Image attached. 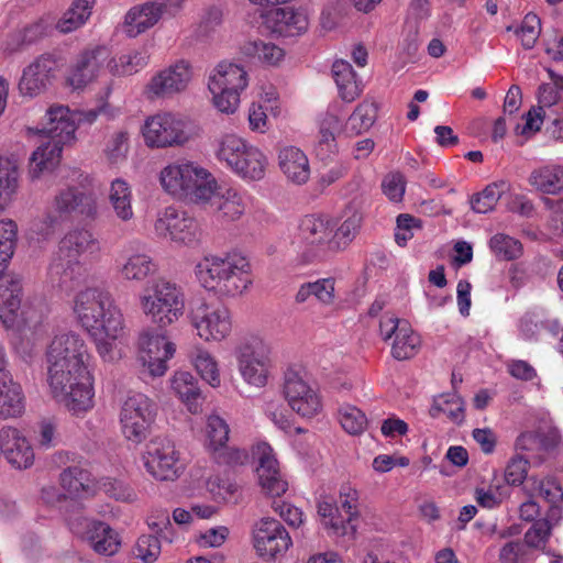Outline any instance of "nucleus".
<instances>
[{
	"instance_id": "0eeeda50",
	"label": "nucleus",
	"mask_w": 563,
	"mask_h": 563,
	"mask_svg": "<svg viewBox=\"0 0 563 563\" xmlns=\"http://www.w3.org/2000/svg\"><path fill=\"white\" fill-rule=\"evenodd\" d=\"M333 225L327 218L308 214L298 227V257L302 264L325 260L338 252V245L332 242Z\"/></svg>"
},
{
	"instance_id": "09e8293b",
	"label": "nucleus",
	"mask_w": 563,
	"mask_h": 563,
	"mask_svg": "<svg viewBox=\"0 0 563 563\" xmlns=\"http://www.w3.org/2000/svg\"><path fill=\"white\" fill-rule=\"evenodd\" d=\"M242 53L246 57L269 66L277 65L284 58V51L279 46L264 41L245 43Z\"/></svg>"
},
{
	"instance_id": "72a5a7b5",
	"label": "nucleus",
	"mask_w": 563,
	"mask_h": 563,
	"mask_svg": "<svg viewBox=\"0 0 563 563\" xmlns=\"http://www.w3.org/2000/svg\"><path fill=\"white\" fill-rule=\"evenodd\" d=\"M158 271L157 263L146 253H132L122 256L119 272L125 280L144 282Z\"/></svg>"
},
{
	"instance_id": "7c9ffc66",
	"label": "nucleus",
	"mask_w": 563,
	"mask_h": 563,
	"mask_svg": "<svg viewBox=\"0 0 563 563\" xmlns=\"http://www.w3.org/2000/svg\"><path fill=\"white\" fill-rule=\"evenodd\" d=\"M98 249V241L90 231L75 229L67 232L60 240L57 254L62 255V258L79 260L81 255L93 253Z\"/></svg>"
},
{
	"instance_id": "f704fd0d",
	"label": "nucleus",
	"mask_w": 563,
	"mask_h": 563,
	"mask_svg": "<svg viewBox=\"0 0 563 563\" xmlns=\"http://www.w3.org/2000/svg\"><path fill=\"white\" fill-rule=\"evenodd\" d=\"M62 487L73 497H89L97 493L91 473L79 466H70L60 473Z\"/></svg>"
},
{
	"instance_id": "4be33fe9",
	"label": "nucleus",
	"mask_w": 563,
	"mask_h": 563,
	"mask_svg": "<svg viewBox=\"0 0 563 563\" xmlns=\"http://www.w3.org/2000/svg\"><path fill=\"white\" fill-rule=\"evenodd\" d=\"M110 52L104 46L84 51L76 59L67 78L74 89H80L91 82L109 63Z\"/></svg>"
},
{
	"instance_id": "c85d7f7f",
	"label": "nucleus",
	"mask_w": 563,
	"mask_h": 563,
	"mask_svg": "<svg viewBox=\"0 0 563 563\" xmlns=\"http://www.w3.org/2000/svg\"><path fill=\"white\" fill-rule=\"evenodd\" d=\"M84 539L100 555H113L119 551L121 540L115 530L108 523L98 520H86Z\"/></svg>"
},
{
	"instance_id": "c9c22d12",
	"label": "nucleus",
	"mask_w": 563,
	"mask_h": 563,
	"mask_svg": "<svg viewBox=\"0 0 563 563\" xmlns=\"http://www.w3.org/2000/svg\"><path fill=\"white\" fill-rule=\"evenodd\" d=\"M332 77L342 100L352 102L361 95L362 82L349 62L335 60L332 65Z\"/></svg>"
},
{
	"instance_id": "13d9d810",
	"label": "nucleus",
	"mask_w": 563,
	"mask_h": 563,
	"mask_svg": "<svg viewBox=\"0 0 563 563\" xmlns=\"http://www.w3.org/2000/svg\"><path fill=\"white\" fill-rule=\"evenodd\" d=\"M97 483V492L101 490L110 498L118 501H132L135 499V492L122 481L102 477Z\"/></svg>"
},
{
	"instance_id": "a19ab883",
	"label": "nucleus",
	"mask_w": 563,
	"mask_h": 563,
	"mask_svg": "<svg viewBox=\"0 0 563 563\" xmlns=\"http://www.w3.org/2000/svg\"><path fill=\"white\" fill-rule=\"evenodd\" d=\"M529 184L537 190L556 195L563 190V167L559 165H547L531 172Z\"/></svg>"
},
{
	"instance_id": "de8ad7c7",
	"label": "nucleus",
	"mask_w": 563,
	"mask_h": 563,
	"mask_svg": "<svg viewBox=\"0 0 563 563\" xmlns=\"http://www.w3.org/2000/svg\"><path fill=\"white\" fill-rule=\"evenodd\" d=\"M148 54L145 49L131 51L118 58L110 59L107 67L113 75L129 76L144 68L148 63Z\"/></svg>"
},
{
	"instance_id": "79ce46f5",
	"label": "nucleus",
	"mask_w": 563,
	"mask_h": 563,
	"mask_svg": "<svg viewBox=\"0 0 563 563\" xmlns=\"http://www.w3.org/2000/svg\"><path fill=\"white\" fill-rule=\"evenodd\" d=\"M96 0H74L55 27L64 34L81 27L90 18Z\"/></svg>"
},
{
	"instance_id": "423d86ee",
	"label": "nucleus",
	"mask_w": 563,
	"mask_h": 563,
	"mask_svg": "<svg viewBox=\"0 0 563 563\" xmlns=\"http://www.w3.org/2000/svg\"><path fill=\"white\" fill-rule=\"evenodd\" d=\"M216 155L243 179L260 180L265 175L267 158L264 153L234 134L224 135L219 141Z\"/></svg>"
},
{
	"instance_id": "a211bd4d",
	"label": "nucleus",
	"mask_w": 563,
	"mask_h": 563,
	"mask_svg": "<svg viewBox=\"0 0 563 563\" xmlns=\"http://www.w3.org/2000/svg\"><path fill=\"white\" fill-rule=\"evenodd\" d=\"M284 395L292 411L303 418H312L322 410L318 390L294 371L285 374Z\"/></svg>"
},
{
	"instance_id": "864d4df0",
	"label": "nucleus",
	"mask_w": 563,
	"mask_h": 563,
	"mask_svg": "<svg viewBox=\"0 0 563 563\" xmlns=\"http://www.w3.org/2000/svg\"><path fill=\"white\" fill-rule=\"evenodd\" d=\"M489 247L503 261L517 260L522 255V244L520 241L504 233H497L492 236Z\"/></svg>"
},
{
	"instance_id": "b1692460",
	"label": "nucleus",
	"mask_w": 563,
	"mask_h": 563,
	"mask_svg": "<svg viewBox=\"0 0 563 563\" xmlns=\"http://www.w3.org/2000/svg\"><path fill=\"white\" fill-rule=\"evenodd\" d=\"M79 118L66 106H52L46 111L40 132L59 143H70L75 139Z\"/></svg>"
},
{
	"instance_id": "20e7f679",
	"label": "nucleus",
	"mask_w": 563,
	"mask_h": 563,
	"mask_svg": "<svg viewBox=\"0 0 563 563\" xmlns=\"http://www.w3.org/2000/svg\"><path fill=\"white\" fill-rule=\"evenodd\" d=\"M162 187L178 199L206 203L212 197L214 177L195 163L170 164L159 174Z\"/></svg>"
},
{
	"instance_id": "39448f33",
	"label": "nucleus",
	"mask_w": 563,
	"mask_h": 563,
	"mask_svg": "<svg viewBox=\"0 0 563 563\" xmlns=\"http://www.w3.org/2000/svg\"><path fill=\"white\" fill-rule=\"evenodd\" d=\"M140 306L154 324L164 329L184 314L185 297L176 284L158 279L140 296Z\"/></svg>"
},
{
	"instance_id": "8fccbe9b",
	"label": "nucleus",
	"mask_w": 563,
	"mask_h": 563,
	"mask_svg": "<svg viewBox=\"0 0 563 563\" xmlns=\"http://www.w3.org/2000/svg\"><path fill=\"white\" fill-rule=\"evenodd\" d=\"M522 492L528 497H533L538 493L550 505L563 501V488L554 479H539L534 476L529 477L528 484L522 487Z\"/></svg>"
},
{
	"instance_id": "338daca9",
	"label": "nucleus",
	"mask_w": 563,
	"mask_h": 563,
	"mask_svg": "<svg viewBox=\"0 0 563 563\" xmlns=\"http://www.w3.org/2000/svg\"><path fill=\"white\" fill-rule=\"evenodd\" d=\"M53 25L54 21L51 16H43L23 26L21 30L26 44L31 45L47 36L52 32Z\"/></svg>"
},
{
	"instance_id": "393cba45",
	"label": "nucleus",
	"mask_w": 563,
	"mask_h": 563,
	"mask_svg": "<svg viewBox=\"0 0 563 563\" xmlns=\"http://www.w3.org/2000/svg\"><path fill=\"white\" fill-rule=\"evenodd\" d=\"M0 450L8 463L18 470L27 468L34 462L31 444L16 428L0 429Z\"/></svg>"
},
{
	"instance_id": "a878e982",
	"label": "nucleus",
	"mask_w": 563,
	"mask_h": 563,
	"mask_svg": "<svg viewBox=\"0 0 563 563\" xmlns=\"http://www.w3.org/2000/svg\"><path fill=\"white\" fill-rule=\"evenodd\" d=\"M278 166L288 183L305 185L310 178L308 156L299 147L284 146L278 152Z\"/></svg>"
},
{
	"instance_id": "7ed1b4c3",
	"label": "nucleus",
	"mask_w": 563,
	"mask_h": 563,
	"mask_svg": "<svg viewBox=\"0 0 563 563\" xmlns=\"http://www.w3.org/2000/svg\"><path fill=\"white\" fill-rule=\"evenodd\" d=\"M73 311L90 335L104 333L109 339L119 340L124 334L123 314L103 288L88 287L79 291L74 297Z\"/></svg>"
},
{
	"instance_id": "052dcab7",
	"label": "nucleus",
	"mask_w": 563,
	"mask_h": 563,
	"mask_svg": "<svg viewBox=\"0 0 563 563\" xmlns=\"http://www.w3.org/2000/svg\"><path fill=\"white\" fill-rule=\"evenodd\" d=\"M130 148V135L126 131L114 132L109 139L104 153L112 164L125 159Z\"/></svg>"
},
{
	"instance_id": "4c0bfd02",
	"label": "nucleus",
	"mask_w": 563,
	"mask_h": 563,
	"mask_svg": "<svg viewBox=\"0 0 563 563\" xmlns=\"http://www.w3.org/2000/svg\"><path fill=\"white\" fill-rule=\"evenodd\" d=\"M274 29L276 32L286 36H296L307 31L308 18L294 8H277L272 12Z\"/></svg>"
},
{
	"instance_id": "dca6fc26",
	"label": "nucleus",
	"mask_w": 563,
	"mask_h": 563,
	"mask_svg": "<svg viewBox=\"0 0 563 563\" xmlns=\"http://www.w3.org/2000/svg\"><path fill=\"white\" fill-rule=\"evenodd\" d=\"M379 333L384 341L393 340L391 355L398 361L413 357L420 350L421 340L409 322L385 313L379 321Z\"/></svg>"
},
{
	"instance_id": "680f3d73",
	"label": "nucleus",
	"mask_w": 563,
	"mask_h": 563,
	"mask_svg": "<svg viewBox=\"0 0 563 563\" xmlns=\"http://www.w3.org/2000/svg\"><path fill=\"white\" fill-rule=\"evenodd\" d=\"M361 227V217L357 213L352 214L333 232L332 242L338 245V252L344 250L355 238Z\"/></svg>"
},
{
	"instance_id": "ea45409f",
	"label": "nucleus",
	"mask_w": 563,
	"mask_h": 563,
	"mask_svg": "<svg viewBox=\"0 0 563 563\" xmlns=\"http://www.w3.org/2000/svg\"><path fill=\"white\" fill-rule=\"evenodd\" d=\"M172 389L192 413L198 412L201 393L198 380L188 372H177L172 379Z\"/></svg>"
},
{
	"instance_id": "ddd939ff",
	"label": "nucleus",
	"mask_w": 563,
	"mask_h": 563,
	"mask_svg": "<svg viewBox=\"0 0 563 563\" xmlns=\"http://www.w3.org/2000/svg\"><path fill=\"white\" fill-rule=\"evenodd\" d=\"M154 228L158 235L185 245L199 242L202 235L198 221L187 211L173 206L158 214Z\"/></svg>"
},
{
	"instance_id": "bf43d9fd",
	"label": "nucleus",
	"mask_w": 563,
	"mask_h": 563,
	"mask_svg": "<svg viewBox=\"0 0 563 563\" xmlns=\"http://www.w3.org/2000/svg\"><path fill=\"white\" fill-rule=\"evenodd\" d=\"M516 34L521 41L525 49H531L541 32V21L534 13H528L519 29H516Z\"/></svg>"
},
{
	"instance_id": "9d476101",
	"label": "nucleus",
	"mask_w": 563,
	"mask_h": 563,
	"mask_svg": "<svg viewBox=\"0 0 563 563\" xmlns=\"http://www.w3.org/2000/svg\"><path fill=\"white\" fill-rule=\"evenodd\" d=\"M187 123L179 115L162 112L148 117L142 128L144 142L152 148L183 145L189 140Z\"/></svg>"
},
{
	"instance_id": "5fc2aeb1",
	"label": "nucleus",
	"mask_w": 563,
	"mask_h": 563,
	"mask_svg": "<svg viewBox=\"0 0 563 563\" xmlns=\"http://www.w3.org/2000/svg\"><path fill=\"white\" fill-rule=\"evenodd\" d=\"M376 117V106L371 102H362L350 115L347 121L349 129L355 134H361L374 124Z\"/></svg>"
},
{
	"instance_id": "e2e57ef3",
	"label": "nucleus",
	"mask_w": 563,
	"mask_h": 563,
	"mask_svg": "<svg viewBox=\"0 0 563 563\" xmlns=\"http://www.w3.org/2000/svg\"><path fill=\"white\" fill-rule=\"evenodd\" d=\"M133 553L137 559H141L145 563L156 561L161 553V541L158 537L154 534L140 537Z\"/></svg>"
},
{
	"instance_id": "f03ea898",
	"label": "nucleus",
	"mask_w": 563,
	"mask_h": 563,
	"mask_svg": "<svg viewBox=\"0 0 563 563\" xmlns=\"http://www.w3.org/2000/svg\"><path fill=\"white\" fill-rule=\"evenodd\" d=\"M199 284L218 298L242 295L252 284L251 265L241 253L207 255L195 267Z\"/></svg>"
},
{
	"instance_id": "c756f323",
	"label": "nucleus",
	"mask_w": 563,
	"mask_h": 563,
	"mask_svg": "<svg viewBox=\"0 0 563 563\" xmlns=\"http://www.w3.org/2000/svg\"><path fill=\"white\" fill-rule=\"evenodd\" d=\"M246 70L234 63L221 62L209 77L210 91L231 90L241 92L247 87Z\"/></svg>"
},
{
	"instance_id": "6ab92c4d",
	"label": "nucleus",
	"mask_w": 563,
	"mask_h": 563,
	"mask_svg": "<svg viewBox=\"0 0 563 563\" xmlns=\"http://www.w3.org/2000/svg\"><path fill=\"white\" fill-rule=\"evenodd\" d=\"M254 455L258 461L256 467L258 482L265 494L272 497H279L285 494L288 484L282 476L272 446L266 442H261L254 448Z\"/></svg>"
},
{
	"instance_id": "bb28decb",
	"label": "nucleus",
	"mask_w": 563,
	"mask_h": 563,
	"mask_svg": "<svg viewBox=\"0 0 563 563\" xmlns=\"http://www.w3.org/2000/svg\"><path fill=\"white\" fill-rule=\"evenodd\" d=\"M22 302L21 278L12 274H0V319L5 328H11Z\"/></svg>"
},
{
	"instance_id": "69168bd1",
	"label": "nucleus",
	"mask_w": 563,
	"mask_h": 563,
	"mask_svg": "<svg viewBox=\"0 0 563 563\" xmlns=\"http://www.w3.org/2000/svg\"><path fill=\"white\" fill-rule=\"evenodd\" d=\"M382 190L390 201H402L406 191L405 176L399 172L387 174L382 181Z\"/></svg>"
},
{
	"instance_id": "c03bdc74",
	"label": "nucleus",
	"mask_w": 563,
	"mask_h": 563,
	"mask_svg": "<svg viewBox=\"0 0 563 563\" xmlns=\"http://www.w3.org/2000/svg\"><path fill=\"white\" fill-rule=\"evenodd\" d=\"M109 200L120 220L129 221L133 218L132 192L125 180L117 178L111 183Z\"/></svg>"
},
{
	"instance_id": "f3484780",
	"label": "nucleus",
	"mask_w": 563,
	"mask_h": 563,
	"mask_svg": "<svg viewBox=\"0 0 563 563\" xmlns=\"http://www.w3.org/2000/svg\"><path fill=\"white\" fill-rule=\"evenodd\" d=\"M53 209L62 219L93 220L98 213L97 198L92 191L69 186L56 194Z\"/></svg>"
},
{
	"instance_id": "f257e3e1",
	"label": "nucleus",
	"mask_w": 563,
	"mask_h": 563,
	"mask_svg": "<svg viewBox=\"0 0 563 563\" xmlns=\"http://www.w3.org/2000/svg\"><path fill=\"white\" fill-rule=\"evenodd\" d=\"M89 357L85 340L75 332L55 335L46 351L51 393L75 416L93 407L92 377L87 367Z\"/></svg>"
},
{
	"instance_id": "2f4dec72",
	"label": "nucleus",
	"mask_w": 563,
	"mask_h": 563,
	"mask_svg": "<svg viewBox=\"0 0 563 563\" xmlns=\"http://www.w3.org/2000/svg\"><path fill=\"white\" fill-rule=\"evenodd\" d=\"M25 409L22 387L11 375L0 378V419L16 418Z\"/></svg>"
},
{
	"instance_id": "774afa93",
	"label": "nucleus",
	"mask_w": 563,
	"mask_h": 563,
	"mask_svg": "<svg viewBox=\"0 0 563 563\" xmlns=\"http://www.w3.org/2000/svg\"><path fill=\"white\" fill-rule=\"evenodd\" d=\"M551 534L549 520H536L525 533V544L530 548H539L545 544Z\"/></svg>"
},
{
	"instance_id": "4468645a",
	"label": "nucleus",
	"mask_w": 563,
	"mask_h": 563,
	"mask_svg": "<svg viewBox=\"0 0 563 563\" xmlns=\"http://www.w3.org/2000/svg\"><path fill=\"white\" fill-rule=\"evenodd\" d=\"M253 545L260 558L276 560L289 550L292 540L278 520L264 517L254 525Z\"/></svg>"
},
{
	"instance_id": "58836bf2",
	"label": "nucleus",
	"mask_w": 563,
	"mask_h": 563,
	"mask_svg": "<svg viewBox=\"0 0 563 563\" xmlns=\"http://www.w3.org/2000/svg\"><path fill=\"white\" fill-rule=\"evenodd\" d=\"M19 186L20 170L16 162L9 157H0V211L13 201Z\"/></svg>"
},
{
	"instance_id": "e433bc0d",
	"label": "nucleus",
	"mask_w": 563,
	"mask_h": 563,
	"mask_svg": "<svg viewBox=\"0 0 563 563\" xmlns=\"http://www.w3.org/2000/svg\"><path fill=\"white\" fill-rule=\"evenodd\" d=\"M66 143H59L58 140L49 139L48 142L37 147L30 158V176L32 179L38 178L46 170H53L59 163L63 146Z\"/></svg>"
},
{
	"instance_id": "4d7b16f0",
	"label": "nucleus",
	"mask_w": 563,
	"mask_h": 563,
	"mask_svg": "<svg viewBox=\"0 0 563 563\" xmlns=\"http://www.w3.org/2000/svg\"><path fill=\"white\" fill-rule=\"evenodd\" d=\"M339 420L342 428L350 434H360L367 426V419L364 412L351 405H345L340 408Z\"/></svg>"
},
{
	"instance_id": "5701e85b",
	"label": "nucleus",
	"mask_w": 563,
	"mask_h": 563,
	"mask_svg": "<svg viewBox=\"0 0 563 563\" xmlns=\"http://www.w3.org/2000/svg\"><path fill=\"white\" fill-rule=\"evenodd\" d=\"M206 202L211 205L219 220L233 222L245 213L249 207V197L235 188H218L217 181L214 180L212 197Z\"/></svg>"
},
{
	"instance_id": "3c124183",
	"label": "nucleus",
	"mask_w": 563,
	"mask_h": 563,
	"mask_svg": "<svg viewBox=\"0 0 563 563\" xmlns=\"http://www.w3.org/2000/svg\"><path fill=\"white\" fill-rule=\"evenodd\" d=\"M191 362L202 379L213 387L220 385L218 364L208 351L195 347L191 352Z\"/></svg>"
},
{
	"instance_id": "6e6552de",
	"label": "nucleus",
	"mask_w": 563,
	"mask_h": 563,
	"mask_svg": "<svg viewBox=\"0 0 563 563\" xmlns=\"http://www.w3.org/2000/svg\"><path fill=\"white\" fill-rule=\"evenodd\" d=\"M188 318L199 338L205 341H222L232 331L231 313L224 306L198 300L191 305Z\"/></svg>"
},
{
	"instance_id": "6e6d98bb",
	"label": "nucleus",
	"mask_w": 563,
	"mask_h": 563,
	"mask_svg": "<svg viewBox=\"0 0 563 563\" xmlns=\"http://www.w3.org/2000/svg\"><path fill=\"white\" fill-rule=\"evenodd\" d=\"M530 462L521 454H515L506 464L504 479L509 486H521L528 478Z\"/></svg>"
},
{
	"instance_id": "412c9836",
	"label": "nucleus",
	"mask_w": 563,
	"mask_h": 563,
	"mask_svg": "<svg viewBox=\"0 0 563 563\" xmlns=\"http://www.w3.org/2000/svg\"><path fill=\"white\" fill-rule=\"evenodd\" d=\"M175 353L174 343L162 335L144 336L140 342L139 360L152 377L163 376L167 371V361Z\"/></svg>"
},
{
	"instance_id": "2eb2a0df",
	"label": "nucleus",
	"mask_w": 563,
	"mask_h": 563,
	"mask_svg": "<svg viewBox=\"0 0 563 563\" xmlns=\"http://www.w3.org/2000/svg\"><path fill=\"white\" fill-rule=\"evenodd\" d=\"M192 79L191 65L180 59L157 71L145 86L148 99H170L187 90Z\"/></svg>"
},
{
	"instance_id": "a18cd8bd",
	"label": "nucleus",
	"mask_w": 563,
	"mask_h": 563,
	"mask_svg": "<svg viewBox=\"0 0 563 563\" xmlns=\"http://www.w3.org/2000/svg\"><path fill=\"white\" fill-rule=\"evenodd\" d=\"M464 411L465 402L462 397L455 393H449L434 399L430 408V416L439 418L441 413H444L451 421L461 424L465 418Z\"/></svg>"
},
{
	"instance_id": "49530a36",
	"label": "nucleus",
	"mask_w": 563,
	"mask_h": 563,
	"mask_svg": "<svg viewBox=\"0 0 563 563\" xmlns=\"http://www.w3.org/2000/svg\"><path fill=\"white\" fill-rule=\"evenodd\" d=\"M510 188L505 180H499L487 185L481 192L471 197V208L476 213H487L494 210L498 200Z\"/></svg>"
},
{
	"instance_id": "473e14b6",
	"label": "nucleus",
	"mask_w": 563,
	"mask_h": 563,
	"mask_svg": "<svg viewBox=\"0 0 563 563\" xmlns=\"http://www.w3.org/2000/svg\"><path fill=\"white\" fill-rule=\"evenodd\" d=\"M163 13L162 4L147 2L134 7L125 15V31L130 37H135L155 25Z\"/></svg>"
},
{
	"instance_id": "0e129e2a",
	"label": "nucleus",
	"mask_w": 563,
	"mask_h": 563,
	"mask_svg": "<svg viewBox=\"0 0 563 563\" xmlns=\"http://www.w3.org/2000/svg\"><path fill=\"white\" fill-rule=\"evenodd\" d=\"M341 509L345 512L344 519L353 523L358 517V493L350 484H343L339 493Z\"/></svg>"
},
{
	"instance_id": "37998d69",
	"label": "nucleus",
	"mask_w": 563,
	"mask_h": 563,
	"mask_svg": "<svg viewBox=\"0 0 563 563\" xmlns=\"http://www.w3.org/2000/svg\"><path fill=\"white\" fill-rule=\"evenodd\" d=\"M318 514L323 519V525L335 536L354 537L356 526L345 521L340 508L329 500H321L318 504Z\"/></svg>"
},
{
	"instance_id": "aec40b11",
	"label": "nucleus",
	"mask_w": 563,
	"mask_h": 563,
	"mask_svg": "<svg viewBox=\"0 0 563 563\" xmlns=\"http://www.w3.org/2000/svg\"><path fill=\"white\" fill-rule=\"evenodd\" d=\"M56 69L57 62L52 55H41L24 68L19 81L20 93L33 98L45 92L55 77Z\"/></svg>"
},
{
	"instance_id": "cd10ccee",
	"label": "nucleus",
	"mask_w": 563,
	"mask_h": 563,
	"mask_svg": "<svg viewBox=\"0 0 563 563\" xmlns=\"http://www.w3.org/2000/svg\"><path fill=\"white\" fill-rule=\"evenodd\" d=\"M85 276V267L80 260L67 257L56 254L48 268V277L53 285L65 291L74 290Z\"/></svg>"
},
{
	"instance_id": "f8f14e48",
	"label": "nucleus",
	"mask_w": 563,
	"mask_h": 563,
	"mask_svg": "<svg viewBox=\"0 0 563 563\" xmlns=\"http://www.w3.org/2000/svg\"><path fill=\"white\" fill-rule=\"evenodd\" d=\"M144 466L158 481H175L184 471L175 443L161 435L146 444Z\"/></svg>"
},
{
	"instance_id": "603ef678",
	"label": "nucleus",
	"mask_w": 563,
	"mask_h": 563,
	"mask_svg": "<svg viewBox=\"0 0 563 563\" xmlns=\"http://www.w3.org/2000/svg\"><path fill=\"white\" fill-rule=\"evenodd\" d=\"M207 448L210 452L221 449L229 441L230 427L219 415H210L207 419Z\"/></svg>"
},
{
	"instance_id": "1a4fd4ad",
	"label": "nucleus",
	"mask_w": 563,
	"mask_h": 563,
	"mask_svg": "<svg viewBox=\"0 0 563 563\" xmlns=\"http://www.w3.org/2000/svg\"><path fill=\"white\" fill-rule=\"evenodd\" d=\"M155 419V404L144 394L126 397L120 411V424L126 440L133 443L144 441Z\"/></svg>"
},
{
	"instance_id": "9b49d317",
	"label": "nucleus",
	"mask_w": 563,
	"mask_h": 563,
	"mask_svg": "<svg viewBox=\"0 0 563 563\" xmlns=\"http://www.w3.org/2000/svg\"><path fill=\"white\" fill-rule=\"evenodd\" d=\"M238 363L239 371L247 384L264 387L272 366L269 345L256 336L245 340L239 346Z\"/></svg>"
}]
</instances>
